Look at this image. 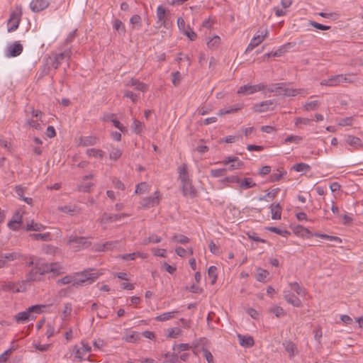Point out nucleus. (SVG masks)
I'll use <instances>...</instances> for the list:
<instances>
[{"label": "nucleus", "mask_w": 363, "mask_h": 363, "mask_svg": "<svg viewBox=\"0 0 363 363\" xmlns=\"http://www.w3.org/2000/svg\"><path fill=\"white\" fill-rule=\"evenodd\" d=\"M45 308L44 305H33L28 308L26 311L18 313L14 316V320L17 323H23L29 320H35V314H40L43 308Z\"/></svg>", "instance_id": "obj_1"}, {"label": "nucleus", "mask_w": 363, "mask_h": 363, "mask_svg": "<svg viewBox=\"0 0 363 363\" xmlns=\"http://www.w3.org/2000/svg\"><path fill=\"white\" fill-rule=\"evenodd\" d=\"M35 265L40 275L50 272L59 275L65 272V267L57 263H46L42 259H38L35 262Z\"/></svg>", "instance_id": "obj_2"}, {"label": "nucleus", "mask_w": 363, "mask_h": 363, "mask_svg": "<svg viewBox=\"0 0 363 363\" xmlns=\"http://www.w3.org/2000/svg\"><path fill=\"white\" fill-rule=\"evenodd\" d=\"M349 77H350V74H337L322 80L320 84L322 86H334L341 83H352L354 80Z\"/></svg>", "instance_id": "obj_3"}, {"label": "nucleus", "mask_w": 363, "mask_h": 363, "mask_svg": "<svg viewBox=\"0 0 363 363\" xmlns=\"http://www.w3.org/2000/svg\"><path fill=\"white\" fill-rule=\"evenodd\" d=\"M68 245H69L75 251L88 248L91 245V242L85 237H78L70 235L68 238Z\"/></svg>", "instance_id": "obj_4"}, {"label": "nucleus", "mask_w": 363, "mask_h": 363, "mask_svg": "<svg viewBox=\"0 0 363 363\" xmlns=\"http://www.w3.org/2000/svg\"><path fill=\"white\" fill-rule=\"evenodd\" d=\"M72 54V52L69 48L61 53L55 54L53 57H49L51 61V66L55 69H57L63 61L68 62L70 60Z\"/></svg>", "instance_id": "obj_5"}, {"label": "nucleus", "mask_w": 363, "mask_h": 363, "mask_svg": "<svg viewBox=\"0 0 363 363\" xmlns=\"http://www.w3.org/2000/svg\"><path fill=\"white\" fill-rule=\"evenodd\" d=\"M99 274L94 272L93 269H85L82 272L75 274L77 281L83 280V284L85 283L91 284L99 277Z\"/></svg>", "instance_id": "obj_6"}, {"label": "nucleus", "mask_w": 363, "mask_h": 363, "mask_svg": "<svg viewBox=\"0 0 363 363\" xmlns=\"http://www.w3.org/2000/svg\"><path fill=\"white\" fill-rule=\"evenodd\" d=\"M21 9H16L13 12L11 13L9 20H8V32L11 33L16 30L19 26L21 17Z\"/></svg>", "instance_id": "obj_7"}, {"label": "nucleus", "mask_w": 363, "mask_h": 363, "mask_svg": "<svg viewBox=\"0 0 363 363\" xmlns=\"http://www.w3.org/2000/svg\"><path fill=\"white\" fill-rule=\"evenodd\" d=\"M177 26L179 29L190 40H194L197 35L193 29L188 25L186 26L185 21L182 17L177 18Z\"/></svg>", "instance_id": "obj_8"}, {"label": "nucleus", "mask_w": 363, "mask_h": 363, "mask_svg": "<svg viewBox=\"0 0 363 363\" xmlns=\"http://www.w3.org/2000/svg\"><path fill=\"white\" fill-rule=\"evenodd\" d=\"M264 89L265 85H264L263 84H258L255 85L245 84L241 86L239 88L238 93L243 95H250L257 91L264 90Z\"/></svg>", "instance_id": "obj_9"}, {"label": "nucleus", "mask_w": 363, "mask_h": 363, "mask_svg": "<svg viewBox=\"0 0 363 363\" xmlns=\"http://www.w3.org/2000/svg\"><path fill=\"white\" fill-rule=\"evenodd\" d=\"M23 49V45L19 42L16 41L7 47L5 55L8 57H15L22 53Z\"/></svg>", "instance_id": "obj_10"}, {"label": "nucleus", "mask_w": 363, "mask_h": 363, "mask_svg": "<svg viewBox=\"0 0 363 363\" xmlns=\"http://www.w3.org/2000/svg\"><path fill=\"white\" fill-rule=\"evenodd\" d=\"M274 104V100H267L262 101L258 104H255L252 106V109L255 112H265L267 111L273 110V105Z\"/></svg>", "instance_id": "obj_11"}, {"label": "nucleus", "mask_w": 363, "mask_h": 363, "mask_svg": "<svg viewBox=\"0 0 363 363\" xmlns=\"http://www.w3.org/2000/svg\"><path fill=\"white\" fill-rule=\"evenodd\" d=\"M128 216H129L128 213L110 214L107 213H104L101 217L100 218V222L104 224L111 223L113 222L120 220L121 218Z\"/></svg>", "instance_id": "obj_12"}, {"label": "nucleus", "mask_w": 363, "mask_h": 363, "mask_svg": "<svg viewBox=\"0 0 363 363\" xmlns=\"http://www.w3.org/2000/svg\"><path fill=\"white\" fill-rule=\"evenodd\" d=\"M222 163L224 165L230 164L228 167L229 170L239 169H241L243 166V162L237 157H228L222 161Z\"/></svg>", "instance_id": "obj_13"}, {"label": "nucleus", "mask_w": 363, "mask_h": 363, "mask_svg": "<svg viewBox=\"0 0 363 363\" xmlns=\"http://www.w3.org/2000/svg\"><path fill=\"white\" fill-rule=\"evenodd\" d=\"M20 257L21 255L15 252L4 254V256L0 257V269L8 267L10 262H13Z\"/></svg>", "instance_id": "obj_14"}, {"label": "nucleus", "mask_w": 363, "mask_h": 363, "mask_svg": "<svg viewBox=\"0 0 363 363\" xmlns=\"http://www.w3.org/2000/svg\"><path fill=\"white\" fill-rule=\"evenodd\" d=\"M284 298L293 306L299 307L301 305V300L289 290L284 291Z\"/></svg>", "instance_id": "obj_15"}, {"label": "nucleus", "mask_w": 363, "mask_h": 363, "mask_svg": "<svg viewBox=\"0 0 363 363\" xmlns=\"http://www.w3.org/2000/svg\"><path fill=\"white\" fill-rule=\"evenodd\" d=\"M49 5L47 0H33L30 4V8L33 12H40L45 9Z\"/></svg>", "instance_id": "obj_16"}, {"label": "nucleus", "mask_w": 363, "mask_h": 363, "mask_svg": "<svg viewBox=\"0 0 363 363\" xmlns=\"http://www.w3.org/2000/svg\"><path fill=\"white\" fill-rule=\"evenodd\" d=\"M345 143L354 149L363 147L362 140L359 138L352 135H347L344 138Z\"/></svg>", "instance_id": "obj_17"}, {"label": "nucleus", "mask_w": 363, "mask_h": 363, "mask_svg": "<svg viewBox=\"0 0 363 363\" xmlns=\"http://www.w3.org/2000/svg\"><path fill=\"white\" fill-rule=\"evenodd\" d=\"M99 143V138L94 135L82 136L79 138V145L84 147L91 146Z\"/></svg>", "instance_id": "obj_18"}, {"label": "nucleus", "mask_w": 363, "mask_h": 363, "mask_svg": "<svg viewBox=\"0 0 363 363\" xmlns=\"http://www.w3.org/2000/svg\"><path fill=\"white\" fill-rule=\"evenodd\" d=\"M57 283L58 284H72L73 286H78L83 285V280L77 281L76 277L74 276L67 275L62 279L57 280Z\"/></svg>", "instance_id": "obj_19"}, {"label": "nucleus", "mask_w": 363, "mask_h": 363, "mask_svg": "<svg viewBox=\"0 0 363 363\" xmlns=\"http://www.w3.org/2000/svg\"><path fill=\"white\" fill-rule=\"evenodd\" d=\"M182 189L184 196H190L191 198L195 197L196 196V191L194 187L192 186L191 181H188L184 183H182Z\"/></svg>", "instance_id": "obj_20"}, {"label": "nucleus", "mask_w": 363, "mask_h": 363, "mask_svg": "<svg viewBox=\"0 0 363 363\" xmlns=\"http://www.w3.org/2000/svg\"><path fill=\"white\" fill-rule=\"evenodd\" d=\"M282 345L288 353L289 357L290 359L294 358L297 353V347L296 344L290 340H285L283 342Z\"/></svg>", "instance_id": "obj_21"}, {"label": "nucleus", "mask_w": 363, "mask_h": 363, "mask_svg": "<svg viewBox=\"0 0 363 363\" xmlns=\"http://www.w3.org/2000/svg\"><path fill=\"white\" fill-rule=\"evenodd\" d=\"M46 227L40 223H37L34 220H30L27 223V225L24 227V230L26 232L29 231H36L40 232L45 230Z\"/></svg>", "instance_id": "obj_22"}, {"label": "nucleus", "mask_w": 363, "mask_h": 363, "mask_svg": "<svg viewBox=\"0 0 363 363\" xmlns=\"http://www.w3.org/2000/svg\"><path fill=\"white\" fill-rule=\"evenodd\" d=\"M282 95L285 97L286 96H295L299 94H303V89H292L289 86V85L284 83V88L281 90Z\"/></svg>", "instance_id": "obj_23"}, {"label": "nucleus", "mask_w": 363, "mask_h": 363, "mask_svg": "<svg viewBox=\"0 0 363 363\" xmlns=\"http://www.w3.org/2000/svg\"><path fill=\"white\" fill-rule=\"evenodd\" d=\"M157 23L160 26H166L167 10L162 6H158L157 8Z\"/></svg>", "instance_id": "obj_24"}, {"label": "nucleus", "mask_w": 363, "mask_h": 363, "mask_svg": "<svg viewBox=\"0 0 363 363\" xmlns=\"http://www.w3.org/2000/svg\"><path fill=\"white\" fill-rule=\"evenodd\" d=\"M281 206L279 203L270 205V211L273 220H280L281 217Z\"/></svg>", "instance_id": "obj_25"}, {"label": "nucleus", "mask_w": 363, "mask_h": 363, "mask_svg": "<svg viewBox=\"0 0 363 363\" xmlns=\"http://www.w3.org/2000/svg\"><path fill=\"white\" fill-rule=\"evenodd\" d=\"M177 170L181 184L191 180L187 172V166L186 164L180 165Z\"/></svg>", "instance_id": "obj_26"}, {"label": "nucleus", "mask_w": 363, "mask_h": 363, "mask_svg": "<svg viewBox=\"0 0 363 363\" xmlns=\"http://www.w3.org/2000/svg\"><path fill=\"white\" fill-rule=\"evenodd\" d=\"M238 338L240 345L242 347H250L254 345L255 342H254L252 337H251V336H246V335H242L238 334Z\"/></svg>", "instance_id": "obj_27"}, {"label": "nucleus", "mask_w": 363, "mask_h": 363, "mask_svg": "<svg viewBox=\"0 0 363 363\" xmlns=\"http://www.w3.org/2000/svg\"><path fill=\"white\" fill-rule=\"evenodd\" d=\"M269 273L268 271L259 267L257 269L255 278L257 281L266 283L269 280Z\"/></svg>", "instance_id": "obj_28"}, {"label": "nucleus", "mask_w": 363, "mask_h": 363, "mask_svg": "<svg viewBox=\"0 0 363 363\" xmlns=\"http://www.w3.org/2000/svg\"><path fill=\"white\" fill-rule=\"evenodd\" d=\"M29 238L33 240H42L45 242L52 240V235L49 232L45 233H31L29 235Z\"/></svg>", "instance_id": "obj_29"}, {"label": "nucleus", "mask_w": 363, "mask_h": 363, "mask_svg": "<svg viewBox=\"0 0 363 363\" xmlns=\"http://www.w3.org/2000/svg\"><path fill=\"white\" fill-rule=\"evenodd\" d=\"M126 86H134L135 89L145 92L147 90V85L143 82H140L136 79L132 78L127 84Z\"/></svg>", "instance_id": "obj_30"}, {"label": "nucleus", "mask_w": 363, "mask_h": 363, "mask_svg": "<svg viewBox=\"0 0 363 363\" xmlns=\"http://www.w3.org/2000/svg\"><path fill=\"white\" fill-rule=\"evenodd\" d=\"M284 88V82H279L265 86V89L269 93H277V94H281L282 89Z\"/></svg>", "instance_id": "obj_31"}, {"label": "nucleus", "mask_w": 363, "mask_h": 363, "mask_svg": "<svg viewBox=\"0 0 363 363\" xmlns=\"http://www.w3.org/2000/svg\"><path fill=\"white\" fill-rule=\"evenodd\" d=\"M40 274L35 266L33 269H32L26 276V281L28 282L34 281H40Z\"/></svg>", "instance_id": "obj_32"}, {"label": "nucleus", "mask_w": 363, "mask_h": 363, "mask_svg": "<svg viewBox=\"0 0 363 363\" xmlns=\"http://www.w3.org/2000/svg\"><path fill=\"white\" fill-rule=\"evenodd\" d=\"M159 203L158 196H149L144 198L142 202V206L144 208H150L154 206Z\"/></svg>", "instance_id": "obj_33"}, {"label": "nucleus", "mask_w": 363, "mask_h": 363, "mask_svg": "<svg viewBox=\"0 0 363 363\" xmlns=\"http://www.w3.org/2000/svg\"><path fill=\"white\" fill-rule=\"evenodd\" d=\"M238 184L242 189H250L256 186V183L254 182L252 178H244L242 179H240V183Z\"/></svg>", "instance_id": "obj_34"}, {"label": "nucleus", "mask_w": 363, "mask_h": 363, "mask_svg": "<svg viewBox=\"0 0 363 363\" xmlns=\"http://www.w3.org/2000/svg\"><path fill=\"white\" fill-rule=\"evenodd\" d=\"M279 188L273 189L271 191H269L264 196H261L258 198L259 201H268V199L270 200H274L277 196V194L279 192Z\"/></svg>", "instance_id": "obj_35"}, {"label": "nucleus", "mask_w": 363, "mask_h": 363, "mask_svg": "<svg viewBox=\"0 0 363 363\" xmlns=\"http://www.w3.org/2000/svg\"><path fill=\"white\" fill-rule=\"evenodd\" d=\"M86 153L89 157H94L96 158H103L105 155L104 151L96 148L87 149Z\"/></svg>", "instance_id": "obj_36"}, {"label": "nucleus", "mask_w": 363, "mask_h": 363, "mask_svg": "<svg viewBox=\"0 0 363 363\" xmlns=\"http://www.w3.org/2000/svg\"><path fill=\"white\" fill-rule=\"evenodd\" d=\"M286 174V172L284 169H277L276 172H274L269 176V182H275L281 179L284 175Z\"/></svg>", "instance_id": "obj_37"}, {"label": "nucleus", "mask_w": 363, "mask_h": 363, "mask_svg": "<svg viewBox=\"0 0 363 363\" xmlns=\"http://www.w3.org/2000/svg\"><path fill=\"white\" fill-rule=\"evenodd\" d=\"M293 45L291 43L281 45L277 50L272 52V57H280L284 54L289 48H292Z\"/></svg>", "instance_id": "obj_38"}, {"label": "nucleus", "mask_w": 363, "mask_h": 363, "mask_svg": "<svg viewBox=\"0 0 363 363\" xmlns=\"http://www.w3.org/2000/svg\"><path fill=\"white\" fill-rule=\"evenodd\" d=\"M113 28L120 35L124 36L125 34V28L121 21L116 19L113 22Z\"/></svg>", "instance_id": "obj_39"}, {"label": "nucleus", "mask_w": 363, "mask_h": 363, "mask_svg": "<svg viewBox=\"0 0 363 363\" xmlns=\"http://www.w3.org/2000/svg\"><path fill=\"white\" fill-rule=\"evenodd\" d=\"M179 311H173L170 312H165L155 318V320L157 321H165L169 320L170 318L174 316V314L178 313Z\"/></svg>", "instance_id": "obj_40"}, {"label": "nucleus", "mask_w": 363, "mask_h": 363, "mask_svg": "<svg viewBox=\"0 0 363 363\" xmlns=\"http://www.w3.org/2000/svg\"><path fill=\"white\" fill-rule=\"evenodd\" d=\"M118 245V240L107 241L105 243H104L98 250L99 251H105V250H112V249L116 247Z\"/></svg>", "instance_id": "obj_41"}, {"label": "nucleus", "mask_w": 363, "mask_h": 363, "mask_svg": "<svg viewBox=\"0 0 363 363\" xmlns=\"http://www.w3.org/2000/svg\"><path fill=\"white\" fill-rule=\"evenodd\" d=\"M291 289L296 292L299 296H304L306 294L304 288L301 286L298 282H290L289 284Z\"/></svg>", "instance_id": "obj_42"}, {"label": "nucleus", "mask_w": 363, "mask_h": 363, "mask_svg": "<svg viewBox=\"0 0 363 363\" xmlns=\"http://www.w3.org/2000/svg\"><path fill=\"white\" fill-rule=\"evenodd\" d=\"M130 23L132 25L133 28H140L142 26L141 17L137 14L133 15L130 19Z\"/></svg>", "instance_id": "obj_43"}, {"label": "nucleus", "mask_w": 363, "mask_h": 363, "mask_svg": "<svg viewBox=\"0 0 363 363\" xmlns=\"http://www.w3.org/2000/svg\"><path fill=\"white\" fill-rule=\"evenodd\" d=\"M320 103L318 101H312L306 103L303 105V109L305 111H314L318 108V107L320 106Z\"/></svg>", "instance_id": "obj_44"}, {"label": "nucleus", "mask_w": 363, "mask_h": 363, "mask_svg": "<svg viewBox=\"0 0 363 363\" xmlns=\"http://www.w3.org/2000/svg\"><path fill=\"white\" fill-rule=\"evenodd\" d=\"M208 275L211 280V284H214L217 279V268L215 266H211L208 269Z\"/></svg>", "instance_id": "obj_45"}, {"label": "nucleus", "mask_w": 363, "mask_h": 363, "mask_svg": "<svg viewBox=\"0 0 363 363\" xmlns=\"http://www.w3.org/2000/svg\"><path fill=\"white\" fill-rule=\"evenodd\" d=\"M172 240L175 242L181 243V244H186L189 242V238L184 235L179 234V235H174L172 238Z\"/></svg>", "instance_id": "obj_46"}, {"label": "nucleus", "mask_w": 363, "mask_h": 363, "mask_svg": "<svg viewBox=\"0 0 363 363\" xmlns=\"http://www.w3.org/2000/svg\"><path fill=\"white\" fill-rule=\"evenodd\" d=\"M227 169L225 168L214 169L210 171V175L212 177L218 178L225 175Z\"/></svg>", "instance_id": "obj_47"}, {"label": "nucleus", "mask_w": 363, "mask_h": 363, "mask_svg": "<svg viewBox=\"0 0 363 363\" xmlns=\"http://www.w3.org/2000/svg\"><path fill=\"white\" fill-rule=\"evenodd\" d=\"M3 289L5 291H11L13 292H20L21 289L17 286L16 284L13 282H9L3 286Z\"/></svg>", "instance_id": "obj_48"}, {"label": "nucleus", "mask_w": 363, "mask_h": 363, "mask_svg": "<svg viewBox=\"0 0 363 363\" xmlns=\"http://www.w3.org/2000/svg\"><path fill=\"white\" fill-rule=\"evenodd\" d=\"M143 127H144L143 123L138 120H134V121L132 124V128L136 134L141 133L143 131Z\"/></svg>", "instance_id": "obj_49"}, {"label": "nucleus", "mask_w": 363, "mask_h": 363, "mask_svg": "<svg viewBox=\"0 0 363 363\" xmlns=\"http://www.w3.org/2000/svg\"><path fill=\"white\" fill-rule=\"evenodd\" d=\"M293 169L296 172H308L311 167L306 163H297L294 165Z\"/></svg>", "instance_id": "obj_50"}, {"label": "nucleus", "mask_w": 363, "mask_h": 363, "mask_svg": "<svg viewBox=\"0 0 363 363\" xmlns=\"http://www.w3.org/2000/svg\"><path fill=\"white\" fill-rule=\"evenodd\" d=\"M57 210L60 212L69 214V215H73L75 212V208L72 206H59L57 208Z\"/></svg>", "instance_id": "obj_51"}, {"label": "nucleus", "mask_w": 363, "mask_h": 363, "mask_svg": "<svg viewBox=\"0 0 363 363\" xmlns=\"http://www.w3.org/2000/svg\"><path fill=\"white\" fill-rule=\"evenodd\" d=\"M221 184H225L226 183H240V179L238 176L226 177L219 181Z\"/></svg>", "instance_id": "obj_52"}, {"label": "nucleus", "mask_w": 363, "mask_h": 363, "mask_svg": "<svg viewBox=\"0 0 363 363\" xmlns=\"http://www.w3.org/2000/svg\"><path fill=\"white\" fill-rule=\"evenodd\" d=\"M267 229L272 233H274L277 235H280L281 236L286 237L289 235L290 233L286 230H281L277 227H268Z\"/></svg>", "instance_id": "obj_53"}, {"label": "nucleus", "mask_w": 363, "mask_h": 363, "mask_svg": "<svg viewBox=\"0 0 363 363\" xmlns=\"http://www.w3.org/2000/svg\"><path fill=\"white\" fill-rule=\"evenodd\" d=\"M122 155V151L119 148H113L109 154V158L118 160Z\"/></svg>", "instance_id": "obj_54"}, {"label": "nucleus", "mask_w": 363, "mask_h": 363, "mask_svg": "<svg viewBox=\"0 0 363 363\" xmlns=\"http://www.w3.org/2000/svg\"><path fill=\"white\" fill-rule=\"evenodd\" d=\"M39 120H33V119H27L26 123L28 124L30 127L35 130H42L43 129V124L38 122Z\"/></svg>", "instance_id": "obj_55"}, {"label": "nucleus", "mask_w": 363, "mask_h": 363, "mask_svg": "<svg viewBox=\"0 0 363 363\" xmlns=\"http://www.w3.org/2000/svg\"><path fill=\"white\" fill-rule=\"evenodd\" d=\"M271 313H273L276 317L279 318L284 316L285 313L281 306H275L269 309Z\"/></svg>", "instance_id": "obj_56"}, {"label": "nucleus", "mask_w": 363, "mask_h": 363, "mask_svg": "<svg viewBox=\"0 0 363 363\" xmlns=\"http://www.w3.org/2000/svg\"><path fill=\"white\" fill-rule=\"evenodd\" d=\"M113 116V115L107 116V120H111L116 128L122 132H125L126 130L125 128L117 119H111Z\"/></svg>", "instance_id": "obj_57"}, {"label": "nucleus", "mask_w": 363, "mask_h": 363, "mask_svg": "<svg viewBox=\"0 0 363 363\" xmlns=\"http://www.w3.org/2000/svg\"><path fill=\"white\" fill-rule=\"evenodd\" d=\"M220 38L218 35H215L208 41L207 45L209 48H214L220 44Z\"/></svg>", "instance_id": "obj_58"}, {"label": "nucleus", "mask_w": 363, "mask_h": 363, "mask_svg": "<svg viewBox=\"0 0 363 363\" xmlns=\"http://www.w3.org/2000/svg\"><path fill=\"white\" fill-rule=\"evenodd\" d=\"M16 194L19 196L20 199L24 201L28 204H32L33 199L32 198H23V189L21 187H16Z\"/></svg>", "instance_id": "obj_59"}, {"label": "nucleus", "mask_w": 363, "mask_h": 363, "mask_svg": "<svg viewBox=\"0 0 363 363\" xmlns=\"http://www.w3.org/2000/svg\"><path fill=\"white\" fill-rule=\"evenodd\" d=\"M265 39V35H261L259 34H256L250 40V42L254 44L255 46H258L261 44L264 40Z\"/></svg>", "instance_id": "obj_60"}, {"label": "nucleus", "mask_w": 363, "mask_h": 363, "mask_svg": "<svg viewBox=\"0 0 363 363\" xmlns=\"http://www.w3.org/2000/svg\"><path fill=\"white\" fill-rule=\"evenodd\" d=\"M30 114L32 117L36 118L39 121L43 123V121L42 119L43 113L38 109L35 110L33 107L30 108Z\"/></svg>", "instance_id": "obj_61"}, {"label": "nucleus", "mask_w": 363, "mask_h": 363, "mask_svg": "<svg viewBox=\"0 0 363 363\" xmlns=\"http://www.w3.org/2000/svg\"><path fill=\"white\" fill-rule=\"evenodd\" d=\"M148 185L146 182H141L136 186L135 194H143L147 190Z\"/></svg>", "instance_id": "obj_62"}, {"label": "nucleus", "mask_w": 363, "mask_h": 363, "mask_svg": "<svg viewBox=\"0 0 363 363\" xmlns=\"http://www.w3.org/2000/svg\"><path fill=\"white\" fill-rule=\"evenodd\" d=\"M182 334V330L178 328H171L169 330L168 337L172 338H177Z\"/></svg>", "instance_id": "obj_63"}, {"label": "nucleus", "mask_w": 363, "mask_h": 363, "mask_svg": "<svg viewBox=\"0 0 363 363\" xmlns=\"http://www.w3.org/2000/svg\"><path fill=\"white\" fill-rule=\"evenodd\" d=\"M138 339V335L135 332H133L130 335H127L123 337V340L127 342H135Z\"/></svg>", "instance_id": "obj_64"}]
</instances>
